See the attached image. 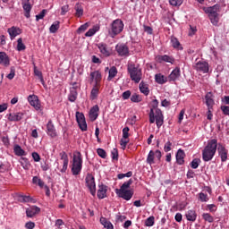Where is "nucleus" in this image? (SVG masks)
Returning a JSON list of instances; mask_svg holds the SVG:
<instances>
[{"label": "nucleus", "mask_w": 229, "mask_h": 229, "mask_svg": "<svg viewBox=\"0 0 229 229\" xmlns=\"http://www.w3.org/2000/svg\"><path fill=\"white\" fill-rule=\"evenodd\" d=\"M77 98H78V91L76 90V87H72L70 89V94H69L68 99L69 101H71V103H74Z\"/></svg>", "instance_id": "nucleus-30"}, {"label": "nucleus", "mask_w": 229, "mask_h": 229, "mask_svg": "<svg viewBox=\"0 0 229 229\" xmlns=\"http://www.w3.org/2000/svg\"><path fill=\"white\" fill-rule=\"evenodd\" d=\"M131 183H133V180L130 179L129 181L123 182L120 189H116L115 191H128Z\"/></svg>", "instance_id": "nucleus-41"}, {"label": "nucleus", "mask_w": 229, "mask_h": 229, "mask_svg": "<svg viewBox=\"0 0 229 229\" xmlns=\"http://www.w3.org/2000/svg\"><path fill=\"white\" fill-rule=\"evenodd\" d=\"M46 13H47V10L43 9L41 13L36 15V21H38L40 19H44V17H46Z\"/></svg>", "instance_id": "nucleus-53"}, {"label": "nucleus", "mask_w": 229, "mask_h": 229, "mask_svg": "<svg viewBox=\"0 0 229 229\" xmlns=\"http://www.w3.org/2000/svg\"><path fill=\"white\" fill-rule=\"evenodd\" d=\"M75 17H81L83 15V6L81 4L78 3L75 4Z\"/></svg>", "instance_id": "nucleus-40"}, {"label": "nucleus", "mask_w": 229, "mask_h": 229, "mask_svg": "<svg viewBox=\"0 0 229 229\" xmlns=\"http://www.w3.org/2000/svg\"><path fill=\"white\" fill-rule=\"evenodd\" d=\"M47 133L49 135V137H52V139H55L56 137V130L55 129V125L53 124V122L50 120L48 121L47 124Z\"/></svg>", "instance_id": "nucleus-23"}, {"label": "nucleus", "mask_w": 229, "mask_h": 229, "mask_svg": "<svg viewBox=\"0 0 229 229\" xmlns=\"http://www.w3.org/2000/svg\"><path fill=\"white\" fill-rule=\"evenodd\" d=\"M60 30V21H55L49 28L50 33H56Z\"/></svg>", "instance_id": "nucleus-42"}, {"label": "nucleus", "mask_w": 229, "mask_h": 229, "mask_svg": "<svg viewBox=\"0 0 229 229\" xmlns=\"http://www.w3.org/2000/svg\"><path fill=\"white\" fill-rule=\"evenodd\" d=\"M171 6H182L183 0H169Z\"/></svg>", "instance_id": "nucleus-51"}, {"label": "nucleus", "mask_w": 229, "mask_h": 229, "mask_svg": "<svg viewBox=\"0 0 229 229\" xmlns=\"http://www.w3.org/2000/svg\"><path fill=\"white\" fill-rule=\"evenodd\" d=\"M193 69H195V71H198L199 72H203V74H207V72H208V63L199 61L193 66Z\"/></svg>", "instance_id": "nucleus-12"}, {"label": "nucleus", "mask_w": 229, "mask_h": 229, "mask_svg": "<svg viewBox=\"0 0 229 229\" xmlns=\"http://www.w3.org/2000/svg\"><path fill=\"white\" fill-rule=\"evenodd\" d=\"M0 65L10 67V57L5 52H0Z\"/></svg>", "instance_id": "nucleus-22"}, {"label": "nucleus", "mask_w": 229, "mask_h": 229, "mask_svg": "<svg viewBox=\"0 0 229 229\" xmlns=\"http://www.w3.org/2000/svg\"><path fill=\"white\" fill-rule=\"evenodd\" d=\"M97 153L101 158H106V151L103 148H98Z\"/></svg>", "instance_id": "nucleus-55"}, {"label": "nucleus", "mask_w": 229, "mask_h": 229, "mask_svg": "<svg viewBox=\"0 0 229 229\" xmlns=\"http://www.w3.org/2000/svg\"><path fill=\"white\" fill-rule=\"evenodd\" d=\"M130 96H131V91L126 90L122 94L123 99H130Z\"/></svg>", "instance_id": "nucleus-62"}, {"label": "nucleus", "mask_w": 229, "mask_h": 229, "mask_svg": "<svg viewBox=\"0 0 229 229\" xmlns=\"http://www.w3.org/2000/svg\"><path fill=\"white\" fill-rule=\"evenodd\" d=\"M111 157L113 160H119V151L117 150V148H114L111 151Z\"/></svg>", "instance_id": "nucleus-52"}, {"label": "nucleus", "mask_w": 229, "mask_h": 229, "mask_svg": "<svg viewBox=\"0 0 229 229\" xmlns=\"http://www.w3.org/2000/svg\"><path fill=\"white\" fill-rule=\"evenodd\" d=\"M118 198H122V199H125V201H130L131 198H133V190H122L115 191Z\"/></svg>", "instance_id": "nucleus-10"}, {"label": "nucleus", "mask_w": 229, "mask_h": 229, "mask_svg": "<svg viewBox=\"0 0 229 229\" xmlns=\"http://www.w3.org/2000/svg\"><path fill=\"white\" fill-rule=\"evenodd\" d=\"M17 42H18L17 51H24L26 49V45L22 43V38H19Z\"/></svg>", "instance_id": "nucleus-45"}, {"label": "nucleus", "mask_w": 229, "mask_h": 229, "mask_svg": "<svg viewBox=\"0 0 229 229\" xmlns=\"http://www.w3.org/2000/svg\"><path fill=\"white\" fill-rule=\"evenodd\" d=\"M127 72L131 81H134V83H140V80H142V68L140 65L129 63L127 64Z\"/></svg>", "instance_id": "nucleus-3"}, {"label": "nucleus", "mask_w": 229, "mask_h": 229, "mask_svg": "<svg viewBox=\"0 0 229 229\" xmlns=\"http://www.w3.org/2000/svg\"><path fill=\"white\" fill-rule=\"evenodd\" d=\"M117 67L115 66H112L110 69H109V75L107 77V81H112V80H114V78H115V76H117Z\"/></svg>", "instance_id": "nucleus-35"}, {"label": "nucleus", "mask_w": 229, "mask_h": 229, "mask_svg": "<svg viewBox=\"0 0 229 229\" xmlns=\"http://www.w3.org/2000/svg\"><path fill=\"white\" fill-rule=\"evenodd\" d=\"M175 158L179 165H183L185 164V151H183L182 148H179L175 155Z\"/></svg>", "instance_id": "nucleus-16"}, {"label": "nucleus", "mask_w": 229, "mask_h": 229, "mask_svg": "<svg viewBox=\"0 0 229 229\" xmlns=\"http://www.w3.org/2000/svg\"><path fill=\"white\" fill-rule=\"evenodd\" d=\"M22 117H24L23 113H11L8 114V121L11 122H19L22 120Z\"/></svg>", "instance_id": "nucleus-26"}, {"label": "nucleus", "mask_w": 229, "mask_h": 229, "mask_svg": "<svg viewBox=\"0 0 229 229\" xmlns=\"http://www.w3.org/2000/svg\"><path fill=\"white\" fill-rule=\"evenodd\" d=\"M185 216L187 220L191 221V223H194V221H196V218L198 217V214H196V210L194 209L188 210Z\"/></svg>", "instance_id": "nucleus-31"}, {"label": "nucleus", "mask_w": 229, "mask_h": 229, "mask_svg": "<svg viewBox=\"0 0 229 229\" xmlns=\"http://www.w3.org/2000/svg\"><path fill=\"white\" fill-rule=\"evenodd\" d=\"M202 219H204V221H206L207 223H214V216H212L208 213H203Z\"/></svg>", "instance_id": "nucleus-43"}, {"label": "nucleus", "mask_w": 229, "mask_h": 229, "mask_svg": "<svg viewBox=\"0 0 229 229\" xmlns=\"http://www.w3.org/2000/svg\"><path fill=\"white\" fill-rule=\"evenodd\" d=\"M60 157H61V160H64L61 173H65L69 165V157L67 156V153H65V151L61 152Z\"/></svg>", "instance_id": "nucleus-20"}, {"label": "nucleus", "mask_w": 229, "mask_h": 229, "mask_svg": "<svg viewBox=\"0 0 229 229\" xmlns=\"http://www.w3.org/2000/svg\"><path fill=\"white\" fill-rule=\"evenodd\" d=\"M90 79L92 81L95 80V84L94 85L101 86L102 76H101V72L100 71L91 72H90Z\"/></svg>", "instance_id": "nucleus-19"}, {"label": "nucleus", "mask_w": 229, "mask_h": 229, "mask_svg": "<svg viewBox=\"0 0 229 229\" xmlns=\"http://www.w3.org/2000/svg\"><path fill=\"white\" fill-rule=\"evenodd\" d=\"M128 142H130V140L128 139H121L120 140V146H122V149H126V146H128Z\"/></svg>", "instance_id": "nucleus-54"}, {"label": "nucleus", "mask_w": 229, "mask_h": 229, "mask_svg": "<svg viewBox=\"0 0 229 229\" xmlns=\"http://www.w3.org/2000/svg\"><path fill=\"white\" fill-rule=\"evenodd\" d=\"M25 228H26V229H33V228H35V223H34V222H31V221L27 222V223L25 224Z\"/></svg>", "instance_id": "nucleus-63"}, {"label": "nucleus", "mask_w": 229, "mask_h": 229, "mask_svg": "<svg viewBox=\"0 0 229 229\" xmlns=\"http://www.w3.org/2000/svg\"><path fill=\"white\" fill-rule=\"evenodd\" d=\"M32 158H33L34 162H38L40 160V155H38V153H37V152H33Z\"/></svg>", "instance_id": "nucleus-64"}, {"label": "nucleus", "mask_w": 229, "mask_h": 229, "mask_svg": "<svg viewBox=\"0 0 229 229\" xmlns=\"http://www.w3.org/2000/svg\"><path fill=\"white\" fill-rule=\"evenodd\" d=\"M155 158H157V160L160 162L162 158V152L160 150H150L147 157V164H148L149 165H153V164H155Z\"/></svg>", "instance_id": "nucleus-8"}, {"label": "nucleus", "mask_w": 229, "mask_h": 229, "mask_svg": "<svg viewBox=\"0 0 229 229\" xmlns=\"http://www.w3.org/2000/svg\"><path fill=\"white\" fill-rule=\"evenodd\" d=\"M199 199L203 203L208 201V195L207 193L200 192L199 194Z\"/></svg>", "instance_id": "nucleus-49"}, {"label": "nucleus", "mask_w": 229, "mask_h": 229, "mask_svg": "<svg viewBox=\"0 0 229 229\" xmlns=\"http://www.w3.org/2000/svg\"><path fill=\"white\" fill-rule=\"evenodd\" d=\"M155 225V216H151L145 221V226H153Z\"/></svg>", "instance_id": "nucleus-47"}, {"label": "nucleus", "mask_w": 229, "mask_h": 229, "mask_svg": "<svg viewBox=\"0 0 229 229\" xmlns=\"http://www.w3.org/2000/svg\"><path fill=\"white\" fill-rule=\"evenodd\" d=\"M83 168V157L81 152L75 151L73 152L72 161V173L73 176H78L81 173Z\"/></svg>", "instance_id": "nucleus-4"}, {"label": "nucleus", "mask_w": 229, "mask_h": 229, "mask_svg": "<svg viewBox=\"0 0 229 229\" xmlns=\"http://www.w3.org/2000/svg\"><path fill=\"white\" fill-rule=\"evenodd\" d=\"M99 89H101V86H98L94 84L89 95V98L91 99V101L98 99V97L99 96Z\"/></svg>", "instance_id": "nucleus-28"}, {"label": "nucleus", "mask_w": 229, "mask_h": 229, "mask_svg": "<svg viewBox=\"0 0 229 229\" xmlns=\"http://www.w3.org/2000/svg\"><path fill=\"white\" fill-rule=\"evenodd\" d=\"M7 78H8V80H13V78H15V67H13V66L11 67V72L7 75Z\"/></svg>", "instance_id": "nucleus-57"}, {"label": "nucleus", "mask_w": 229, "mask_h": 229, "mask_svg": "<svg viewBox=\"0 0 229 229\" xmlns=\"http://www.w3.org/2000/svg\"><path fill=\"white\" fill-rule=\"evenodd\" d=\"M32 183H34V185H38V187H40V189H44V187H46L44 181H42V179L38 178V176H34L32 178Z\"/></svg>", "instance_id": "nucleus-38"}, {"label": "nucleus", "mask_w": 229, "mask_h": 229, "mask_svg": "<svg viewBox=\"0 0 229 229\" xmlns=\"http://www.w3.org/2000/svg\"><path fill=\"white\" fill-rule=\"evenodd\" d=\"M171 44H172V47H174V49H179L180 51H182L183 49V47H182V44H180V41L178 40L177 38L172 37Z\"/></svg>", "instance_id": "nucleus-32"}, {"label": "nucleus", "mask_w": 229, "mask_h": 229, "mask_svg": "<svg viewBox=\"0 0 229 229\" xmlns=\"http://www.w3.org/2000/svg\"><path fill=\"white\" fill-rule=\"evenodd\" d=\"M171 146H173V143L171 141H167L165 144L164 149L165 153H169V151H171Z\"/></svg>", "instance_id": "nucleus-60"}, {"label": "nucleus", "mask_w": 229, "mask_h": 229, "mask_svg": "<svg viewBox=\"0 0 229 229\" xmlns=\"http://www.w3.org/2000/svg\"><path fill=\"white\" fill-rule=\"evenodd\" d=\"M98 31V30L96 29H89L86 33H85V37H93V35H96V32Z\"/></svg>", "instance_id": "nucleus-58"}, {"label": "nucleus", "mask_w": 229, "mask_h": 229, "mask_svg": "<svg viewBox=\"0 0 229 229\" xmlns=\"http://www.w3.org/2000/svg\"><path fill=\"white\" fill-rule=\"evenodd\" d=\"M150 112H149V123L153 124L156 121V124L157 128H160L162 124H164V114H162V110L158 108V100L153 99L150 103Z\"/></svg>", "instance_id": "nucleus-2"}, {"label": "nucleus", "mask_w": 229, "mask_h": 229, "mask_svg": "<svg viewBox=\"0 0 229 229\" xmlns=\"http://www.w3.org/2000/svg\"><path fill=\"white\" fill-rule=\"evenodd\" d=\"M37 214H40V208L37 206H32L26 209V216L27 217H35Z\"/></svg>", "instance_id": "nucleus-18"}, {"label": "nucleus", "mask_w": 229, "mask_h": 229, "mask_svg": "<svg viewBox=\"0 0 229 229\" xmlns=\"http://www.w3.org/2000/svg\"><path fill=\"white\" fill-rule=\"evenodd\" d=\"M130 127H125L123 129V139H129L130 137Z\"/></svg>", "instance_id": "nucleus-56"}, {"label": "nucleus", "mask_w": 229, "mask_h": 229, "mask_svg": "<svg viewBox=\"0 0 229 229\" xmlns=\"http://www.w3.org/2000/svg\"><path fill=\"white\" fill-rule=\"evenodd\" d=\"M181 76L180 67H176L168 76L169 81H176Z\"/></svg>", "instance_id": "nucleus-27"}, {"label": "nucleus", "mask_w": 229, "mask_h": 229, "mask_svg": "<svg viewBox=\"0 0 229 229\" xmlns=\"http://www.w3.org/2000/svg\"><path fill=\"white\" fill-rule=\"evenodd\" d=\"M143 30L145 33H148V35H153V29L148 25H143Z\"/></svg>", "instance_id": "nucleus-59"}, {"label": "nucleus", "mask_w": 229, "mask_h": 229, "mask_svg": "<svg viewBox=\"0 0 229 229\" xmlns=\"http://www.w3.org/2000/svg\"><path fill=\"white\" fill-rule=\"evenodd\" d=\"M28 101L31 106L35 107V110H40V100L37 95H30L28 97Z\"/></svg>", "instance_id": "nucleus-13"}, {"label": "nucleus", "mask_w": 229, "mask_h": 229, "mask_svg": "<svg viewBox=\"0 0 229 229\" xmlns=\"http://www.w3.org/2000/svg\"><path fill=\"white\" fill-rule=\"evenodd\" d=\"M76 121L80 130H81V131H87V121L85 120V114H83V113H76Z\"/></svg>", "instance_id": "nucleus-9"}, {"label": "nucleus", "mask_w": 229, "mask_h": 229, "mask_svg": "<svg viewBox=\"0 0 229 229\" xmlns=\"http://www.w3.org/2000/svg\"><path fill=\"white\" fill-rule=\"evenodd\" d=\"M140 91L141 94H144V96H149V88H148V84L144 82L140 83Z\"/></svg>", "instance_id": "nucleus-37"}, {"label": "nucleus", "mask_w": 229, "mask_h": 229, "mask_svg": "<svg viewBox=\"0 0 229 229\" xmlns=\"http://www.w3.org/2000/svg\"><path fill=\"white\" fill-rule=\"evenodd\" d=\"M157 61L162 64V62H166L168 64H174V58L173 56H169L167 55H158L157 56Z\"/></svg>", "instance_id": "nucleus-29"}, {"label": "nucleus", "mask_w": 229, "mask_h": 229, "mask_svg": "<svg viewBox=\"0 0 229 229\" xmlns=\"http://www.w3.org/2000/svg\"><path fill=\"white\" fill-rule=\"evenodd\" d=\"M199 162H201L199 158H195L191 163V167L192 169H198L199 167Z\"/></svg>", "instance_id": "nucleus-48"}, {"label": "nucleus", "mask_w": 229, "mask_h": 229, "mask_svg": "<svg viewBox=\"0 0 229 229\" xmlns=\"http://www.w3.org/2000/svg\"><path fill=\"white\" fill-rule=\"evenodd\" d=\"M123 30H124V23L123 21L116 19L111 24V30H109V35L112 38H115L117 35L123 33Z\"/></svg>", "instance_id": "nucleus-6"}, {"label": "nucleus", "mask_w": 229, "mask_h": 229, "mask_svg": "<svg viewBox=\"0 0 229 229\" xmlns=\"http://www.w3.org/2000/svg\"><path fill=\"white\" fill-rule=\"evenodd\" d=\"M108 191V188L106 187V185L101 183L98 185V190L97 192V196L98 198V199H105V198H106V192Z\"/></svg>", "instance_id": "nucleus-15"}, {"label": "nucleus", "mask_w": 229, "mask_h": 229, "mask_svg": "<svg viewBox=\"0 0 229 229\" xmlns=\"http://www.w3.org/2000/svg\"><path fill=\"white\" fill-rule=\"evenodd\" d=\"M155 80H156L157 83H159V85H164V83L167 82V77L162 75V73L156 74Z\"/></svg>", "instance_id": "nucleus-33"}, {"label": "nucleus", "mask_w": 229, "mask_h": 229, "mask_svg": "<svg viewBox=\"0 0 229 229\" xmlns=\"http://www.w3.org/2000/svg\"><path fill=\"white\" fill-rule=\"evenodd\" d=\"M131 101L132 103H140V101H142V97L137 93H134L131 97Z\"/></svg>", "instance_id": "nucleus-44"}, {"label": "nucleus", "mask_w": 229, "mask_h": 229, "mask_svg": "<svg viewBox=\"0 0 229 229\" xmlns=\"http://www.w3.org/2000/svg\"><path fill=\"white\" fill-rule=\"evenodd\" d=\"M97 47H98L100 53L104 56H110V50H108V45H106V43H98L97 45Z\"/></svg>", "instance_id": "nucleus-25"}, {"label": "nucleus", "mask_w": 229, "mask_h": 229, "mask_svg": "<svg viewBox=\"0 0 229 229\" xmlns=\"http://www.w3.org/2000/svg\"><path fill=\"white\" fill-rule=\"evenodd\" d=\"M206 13H208L209 20L214 26H217L219 23V4L208 7L205 10Z\"/></svg>", "instance_id": "nucleus-5"}, {"label": "nucleus", "mask_w": 229, "mask_h": 229, "mask_svg": "<svg viewBox=\"0 0 229 229\" xmlns=\"http://www.w3.org/2000/svg\"><path fill=\"white\" fill-rule=\"evenodd\" d=\"M205 99L208 108L213 109L214 106L216 105V102L214 101V94H212V92H208L205 95Z\"/></svg>", "instance_id": "nucleus-17"}, {"label": "nucleus", "mask_w": 229, "mask_h": 229, "mask_svg": "<svg viewBox=\"0 0 229 229\" xmlns=\"http://www.w3.org/2000/svg\"><path fill=\"white\" fill-rule=\"evenodd\" d=\"M220 110H222L224 115H229V106H221Z\"/></svg>", "instance_id": "nucleus-61"}, {"label": "nucleus", "mask_w": 229, "mask_h": 229, "mask_svg": "<svg viewBox=\"0 0 229 229\" xmlns=\"http://www.w3.org/2000/svg\"><path fill=\"white\" fill-rule=\"evenodd\" d=\"M216 151L221 158V162L228 160V149L222 143L217 144V140L213 139L208 141L207 146L202 150V159L204 162H210L216 157Z\"/></svg>", "instance_id": "nucleus-1"}, {"label": "nucleus", "mask_w": 229, "mask_h": 229, "mask_svg": "<svg viewBox=\"0 0 229 229\" xmlns=\"http://www.w3.org/2000/svg\"><path fill=\"white\" fill-rule=\"evenodd\" d=\"M7 32L10 35L11 40H13L17 35H21V33H22V30L19 27L13 26L7 30Z\"/></svg>", "instance_id": "nucleus-21"}, {"label": "nucleus", "mask_w": 229, "mask_h": 229, "mask_svg": "<svg viewBox=\"0 0 229 229\" xmlns=\"http://www.w3.org/2000/svg\"><path fill=\"white\" fill-rule=\"evenodd\" d=\"M21 4L25 12L24 16L27 19H30V17H31L30 13H31V8H32L31 4L30 3V0H22Z\"/></svg>", "instance_id": "nucleus-14"}, {"label": "nucleus", "mask_w": 229, "mask_h": 229, "mask_svg": "<svg viewBox=\"0 0 229 229\" xmlns=\"http://www.w3.org/2000/svg\"><path fill=\"white\" fill-rule=\"evenodd\" d=\"M115 51L119 56H130V48L124 44L116 45Z\"/></svg>", "instance_id": "nucleus-11"}, {"label": "nucleus", "mask_w": 229, "mask_h": 229, "mask_svg": "<svg viewBox=\"0 0 229 229\" xmlns=\"http://www.w3.org/2000/svg\"><path fill=\"white\" fill-rule=\"evenodd\" d=\"M100 224L104 225V228L114 229V225H112V222L108 221L106 217H100Z\"/></svg>", "instance_id": "nucleus-34"}, {"label": "nucleus", "mask_w": 229, "mask_h": 229, "mask_svg": "<svg viewBox=\"0 0 229 229\" xmlns=\"http://www.w3.org/2000/svg\"><path fill=\"white\" fill-rule=\"evenodd\" d=\"M89 30V22H86L82 24L78 30L77 33H83L84 31H87Z\"/></svg>", "instance_id": "nucleus-50"}, {"label": "nucleus", "mask_w": 229, "mask_h": 229, "mask_svg": "<svg viewBox=\"0 0 229 229\" xmlns=\"http://www.w3.org/2000/svg\"><path fill=\"white\" fill-rule=\"evenodd\" d=\"M13 151L17 157H26V151L19 145L14 146Z\"/></svg>", "instance_id": "nucleus-36"}, {"label": "nucleus", "mask_w": 229, "mask_h": 229, "mask_svg": "<svg viewBox=\"0 0 229 229\" xmlns=\"http://www.w3.org/2000/svg\"><path fill=\"white\" fill-rule=\"evenodd\" d=\"M133 175V173L131 171L126 173V174H119L117 175L118 180H123V178H131Z\"/></svg>", "instance_id": "nucleus-46"}, {"label": "nucleus", "mask_w": 229, "mask_h": 229, "mask_svg": "<svg viewBox=\"0 0 229 229\" xmlns=\"http://www.w3.org/2000/svg\"><path fill=\"white\" fill-rule=\"evenodd\" d=\"M99 106L96 105L89 110V119L90 121H96L98 119L99 114Z\"/></svg>", "instance_id": "nucleus-24"}, {"label": "nucleus", "mask_w": 229, "mask_h": 229, "mask_svg": "<svg viewBox=\"0 0 229 229\" xmlns=\"http://www.w3.org/2000/svg\"><path fill=\"white\" fill-rule=\"evenodd\" d=\"M32 65H33L35 76H38V78H39L41 83H44V76H42V72H40L38 69H37V64H35V62L32 63Z\"/></svg>", "instance_id": "nucleus-39"}, {"label": "nucleus", "mask_w": 229, "mask_h": 229, "mask_svg": "<svg viewBox=\"0 0 229 229\" xmlns=\"http://www.w3.org/2000/svg\"><path fill=\"white\" fill-rule=\"evenodd\" d=\"M86 185L89 190V192L92 196H96V181L94 179V175L88 174L86 176Z\"/></svg>", "instance_id": "nucleus-7"}]
</instances>
